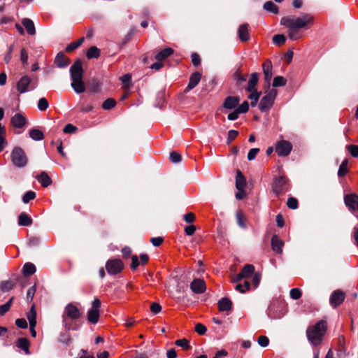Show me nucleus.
<instances>
[{"label":"nucleus","instance_id":"1","mask_svg":"<svg viewBox=\"0 0 358 358\" xmlns=\"http://www.w3.org/2000/svg\"><path fill=\"white\" fill-rule=\"evenodd\" d=\"M280 24L287 29L288 37L296 41L302 37L301 29H308L313 24V17L308 13H303L300 17H284L281 19Z\"/></svg>","mask_w":358,"mask_h":358},{"label":"nucleus","instance_id":"2","mask_svg":"<svg viewBox=\"0 0 358 358\" xmlns=\"http://www.w3.org/2000/svg\"><path fill=\"white\" fill-rule=\"evenodd\" d=\"M327 327L326 321L320 320L307 328L306 337L312 345L317 346L322 343Z\"/></svg>","mask_w":358,"mask_h":358},{"label":"nucleus","instance_id":"3","mask_svg":"<svg viewBox=\"0 0 358 358\" xmlns=\"http://www.w3.org/2000/svg\"><path fill=\"white\" fill-rule=\"evenodd\" d=\"M11 161L13 165L17 167H24L27 164V158L24 150L15 147L11 152Z\"/></svg>","mask_w":358,"mask_h":358},{"label":"nucleus","instance_id":"4","mask_svg":"<svg viewBox=\"0 0 358 358\" xmlns=\"http://www.w3.org/2000/svg\"><path fill=\"white\" fill-rule=\"evenodd\" d=\"M276 94L277 92L275 90H271L262 98L259 104V108L262 112L268 111L272 107Z\"/></svg>","mask_w":358,"mask_h":358},{"label":"nucleus","instance_id":"5","mask_svg":"<svg viewBox=\"0 0 358 358\" xmlns=\"http://www.w3.org/2000/svg\"><path fill=\"white\" fill-rule=\"evenodd\" d=\"M80 317V313L78 308L72 303H69L64 309V312L63 314V324L66 328L70 329V327L68 324L67 318L69 317L71 320H76Z\"/></svg>","mask_w":358,"mask_h":358},{"label":"nucleus","instance_id":"6","mask_svg":"<svg viewBox=\"0 0 358 358\" xmlns=\"http://www.w3.org/2000/svg\"><path fill=\"white\" fill-rule=\"evenodd\" d=\"M101 301L98 299H95L92 303V308L87 312V320L92 324H96L99 318V308Z\"/></svg>","mask_w":358,"mask_h":358},{"label":"nucleus","instance_id":"7","mask_svg":"<svg viewBox=\"0 0 358 358\" xmlns=\"http://www.w3.org/2000/svg\"><path fill=\"white\" fill-rule=\"evenodd\" d=\"M255 273V266L252 264H246L242 269L241 272L234 275L232 278L233 282H238L241 281L242 279L247 280L249 278L252 277Z\"/></svg>","mask_w":358,"mask_h":358},{"label":"nucleus","instance_id":"8","mask_svg":"<svg viewBox=\"0 0 358 358\" xmlns=\"http://www.w3.org/2000/svg\"><path fill=\"white\" fill-rule=\"evenodd\" d=\"M106 268L110 275L120 273L123 268V263L120 259H110L106 262Z\"/></svg>","mask_w":358,"mask_h":358},{"label":"nucleus","instance_id":"9","mask_svg":"<svg viewBox=\"0 0 358 358\" xmlns=\"http://www.w3.org/2000/svg\"><path fill=\"white\" fill-rule=\"evenodd\" d=\"M345 299V294L341 289L334 291L329 298L330 305L333 308L340 306Z\"/></svg>","mask_w":358,"mask_h":358},{"label":"nucleus","instance_id":"10","mask_svg":"<svg viewBox=\"0 0 358 358\" xmlns=\"http://www.w3.org/2000/svg\"><path fill=\"white\" fill-rule=\"evenodd\" d=\"M71 80L83 79V70L82 62L80 59L76 60L70 68Z\"/></svg>","mask_w":358,"mask_h":358},{"label":"nucleus","instance_id":"11","mask_svg":"<svg viewBox=\"0 0 358 358\" xmlns=\"http://www.w3.org/2000/svg\"><path fill=\"white\" fill-rule=\"evenodd\" d=\"M292 149L291 143L287 141L282 140L278 142L275 148V152L279 156H287Z\"/></svg>","mask_w":358,"mask_h":358},{"label":"nucleus","instance_id":"12","mask_svg":"<svg viewBox=\"0 0 358 358\" xmlns=\"http://www.w3.org/2000/svg\"><path fill=\"white\" fill-rule=\"evenodd\" d=\"M190 288L195 294H202L206 291V287L204 280L197 278L191 282Z\"/></svg>","mask_w":358,"mask_h":358},{"label":"nucleus","instance_id":"13","mask_svg":"<svg viewBox=\"0 0 358 358\" xmlns=\"http://www.w3.org/2000/svg\"><path fill=\"white\" fill-rule=\"evenodd\" d=\"M287 180L284 176L277 178L273 184V191L277 194H281L285 190Z\"/></svg>","mask_w":358,"mask_h":358},{"label":"nucleus","instance_id":"14","mask_svg":"<svg viewBox=\"0 0 358 358\" xmlns=\"http://www.w3.org/2000/svg\"><path fill=\"white\" fill-rule=\"evenodd\" d=\"M10 122L15 128H22L26 124L27 119L22 114L16 113L12 117Z\"/></svg>","mask_w":358,"mask_h":358},{"label":"nucleus","instance_id":"15","mask_svg":"<svg viewBox=\"0 0 358 358\" xmlns=\"http://www.w3.org/2000/svg\"><path fill=\"white\" fill-rule=\"evenodd\" d=\"M31 83V78L27 76H22L17 83V90L20 93H25L28 91V87Z\"/></svg>","mask_w":358,"mask_h":358},{"label":"nucleus","instance_id":"16","mask_svg":"<svg viewBox=\"0 0 358 358\" xmlns=\"http://www.w3.org/2000/svg\"><path fill=\"white\" fill-rule=\"evenodd\" d=\"M345 203L350 210H358V196L355 194L346 195L345 196Z\"/></svg>","mask_w":358,"mask_h":358},{"label":"nucleus","instance_id":"17","mask_svg":"<svg viewBox=\"0 0 358 358\" xmlns=\"http://www.w3.org/2000/svg\"><path fill=\"white\" fill-rule=\"evenodd\" d=\"M284 242L276 235L273 236L271 238L272 250L277 253H282Z\"/></svg>","mask_w":358,"mask_h":358},{"label":"nucleus","instance_id":"18","mask_svg":"<svg viewBox=\"0 0 358 358\" xmlns=\"http://www.w3.org/2000/svg\"><path fill=\"white\" fill-rule=\"evenodd\" d=\"M246 187V180L242 173L238 170L236 176V187L238 191H243Z\"/></svg>","mask_w":358,"mask_h":358},{"label":"nucleus","instance_id":"19","mask_svg":"<svg viewBox=\"0 0 358 358\" xmlns=\"http://www.w3.org/2000/svg\"><path fill=\"white\" fill-rule=\"evenodd\" d=\"M263 71L264 74V79L267 83H270L272 78V64L268 60L266 61L263 65Z\"/></svg>","mask_w":358,"mask_h":358},{"label":"nucleus","instance_id":"20","mask_svg":"<svg viewBox=\"0 0 358 358\" xmlns=\"http://www.w3.org/2000/svg\"><path fill=\"white\" fill-rule=\"evenodd\" d=\"M238 34L240 40L243 42L248 41L250 39L247 24H243L239 27Z\"/></svg>","mask_w":358,"mask_h":358},{"label":"nucleus","instance_id":"21","mask_svg":"<svg viewBox=\"0 0 358 358\" xmlns=\"http://www.w3.org/2000/svg\"><path fill=\"white\" fill-rule=\"evenodd\" d=\"M201 78V73H199V72L193 73L189 78V81L187 87V90H190L194 88L199 83Z\"/></svg>","mask_w":358,"mask_h":358},{"label":"nucleus","instance_id":"22","mask_svg":"<svg viewBox=\"0 0 358 358\" xmlns=\"http://www.w3.org/2000/svg\"><path fill=\"white\" fill-rule=\"evenodd\" d=\"M218 308L220 311H229L231 309L232 303L229 298L224 297L219 300Z\"/></svg>","mask_w":358,"mask_h":358},{"label":"nucleus","instance_id":"23","mask_svg":"<svg viewBox=\"0 0 358 358\" xmlns=\"http://www.w3.org/2000/svg\"><path fill=\"white\" fill-rule=\"evenodd\" d=\"M22 24L27 30V32L29 35H34L36 34V29L34 22L29 18H24L22 20Z\"/></svg>","mask_w":358,"mask_h":358},{"label":"nucleus","instance_id":"24","mask_svg":"<svg viewBox=\"0 0 358 358\" xmlns=\"http://www.w3.org/2000/svg\"><path fill=\"white\" fill-rule=\"evenodd\" d=\"M71 87L74 91L78 94H81L85 91V85L83 79L72 80Z\"/></svg>","mask_w":358,"mask_h":358},{"label":"nucleus","instance_id":"25","mask_svg":"<svg viewBox=\"0 0 358 358\" xmlns=\"http://www.w3.org/2000/svg\"><path fill=\"white\" fill-rule=\"evenodd\" d=\"M239 99L234 96H229L227 97L224 103L223 106L227 109H233L237 106L238 104Z\"/></svg>","mask_w":358,"mask_h":358},{"label":"nucleus","instance_id":"26","mask_svg":"<svg viewBox=\"0 0 358 358\" xmlns=\"http://www.w3.org/2000/svg\"><path fill=\"white\" fill-rule=\"evenodd\" d=\"M258 82V74L257 73H253L251 74L250 78L248 81V86L246 87L247 91L252 92L255 90V87Z\"/></svg>","mask_w":358,"mask_h":358},{"label":"nucleus","instance_id":"27","mask_svg":"<svg viewBox=\"0 0 358 358\" xmlns=\"http://www.w3.org/2000/svg\"><path fill=\"white\" fill-rule=\"evenodd\" d=\"M55 63L59 68H64L69 65V62L65 59L63 52H59L55 59Z\"/></svg>","mask_w":358,"mask_h":358},{"label":"nucleus","instance_id":"28","mask_svg":"<svg viewBox=\"0 0 358 358\" xmlns=\"http://www.w3.org/2000/svg\"><path fill=\"white\" fill-rule=\"evenodd\" d=\"M6 131L4 126L1 125L0 123V152H1L3 149L7 145V141L6 139Z\"/></svg>","mask_w":358,"mask_h":358},{"label":"nucleus","instance_id":"29","mask_svg":"<svg viewBox=\"0 0 358 358\" xmlns=\"http://www.w3.org/2000/svg\"><path fill=\"white\" fill-rule=\"evenodd\" d=\"M32 223L31 218L26 213H21L18 217V224L20 226H29Z\"/></svg>","mask_w":358,"mask_h":358},{"label":"nucleus","instance_id":"30","mask_svg":"<svg viewBox=\"0 0 358 358\" xmlns=\"http://www.w3.org/2000/svg\"><path fill=\"white\" fill-rule=\"evenodd\" d=\"M27 319L29 322V326L36 325V311L34 305L31 307L29 312L27 313Z\"/></svg>","mask_w":358,"mask_h":358},{"label":"nucleus","instance_id":"31","mask_svg":"<svg viewBox=\"0 0 358 358\" xmlns=\"http://www.w3.org/2000/svg\"><path fill=\"white\" fill-rule=\"evenodd\" d=\"M38 182L42 186L46 187L51 183V179L45 172H42L38 177Z\"/></svg>","mask_w":358,"mask_h":358},{"label":"nucleus","instance_id":"32","mask_svg":"<svg viewBox=\"0 0 358 358\" xmlns=\"http://www.w3.org/2000/svg\"><path fill=\"white\" fill-rule=\"evenodd\" d=\"M36 272V266L32 263L24 264L22 268V273L24 275H30Z\"/></svg>","mask_w":358,"mask_h":358},{"label":"nucleus","instance_id":"33","mask_svg":"<svg viewBox=\"0 0 358 358\" xmlns=\"http://www.w3.org/2000/svg\"><path fill=\"white\" fill-rule=\"evenodd\" d=\"M173 53V49L171 48H168L158 52L157 55H156V59L158 61H162L163 59H166L167 57L170 56Z\"/></svg>","mask_w":358,"mask_h":358},{"label":"nucleus","instance_id":"34","mask_svg":"<svg viewBox=\"0 0 358 358\" xmlns=\"http://www.w3.org/2000/svg\"><path fill=\"white\" fill-rule=\"evenodd\" d=\"M29 136L34 141H41L44 138L43 133L38 129H32L29 131Z\"/></svg>","mask_w":358,"mask_h":358},{"label":"nucleus","instance_id":"35","mask_svg":"<svg viewBox=\"0 0 358 358\" xmlns=\"http://www.w3.org/2000/svg\"><path fill=\"white\" fill-rule=\"evenodd\" d=\"M29 343L25 338H19L17 343V346L24 350L26 354H29Z\"/></svg>","mask_w":358,"mask_h":358},{"label":"nucleus","instance_id":"36","mask_svg":"<svg viewBox=\"0 0 358 358\" xmlns=\"http://www.w3.org/2000/svg\"><path fill=\"white\" fill-rule=\"evenodd\" d=\"M100 55V50L95 46H92L87 50V57L88 59L98 58Z\"/></svg>","mask_w":358,"mask_h":358},{"label":"nucleus","instance_id":"37","mask_svg":"<svg viewBox=\"0 0 358 358\" xmlns=\"http://www.w3.org/2000/svg\"><path fill=\"white\" fill-rule=\"evenodd\" d=\"M261 92H258L257 90H253L251 94L248 96V99L251 100V106L255 107L257 106L258 100L259 99Z\"/></svg>","mask_w":358,"mask_h":358},{"label":"nucleus","instance_id":"38","mask_svg":"<svg viewBox=\"0 0 358 358\" xmlns=\"http://www.w3.org/2000/svg\"><path fill=\"white\" fill-rule=\"evenodd\" d=\"M348 159H344L342 162L341 164L339 166L338 171V175L339 177H343L348 173Z\"/></svg>","mask_w":358,"mask_h":358},{"label":"nucleus","instance_id":"39","mask_svg":"<svg viewBox=\"0 0 358 358\" xmlns=\"http://www.w3.org/2000/svg\"><path fill=\"white\" fill-rule=\"evenodd\" d=\"M250 287V282L248 280H245L243 285L241 283H238L235 287V289L241 293H245L247 290H249Z\"/></svg>","mask_w":358,"mask_h":358},{"label":"nucleus","instance_id":"40","mask_svg":"<svg viewBox=\"0 0 358 358\" xmlns=\"http://www.w3.org/2000/svg\"><path fill=\"white\" fill-rule=\"evenodd\" d=\"M131 76L130 74L127 73L120 77V80L122 83V87L124 90H127L130 86Z\"/></svg>","mask_w":358,"mask_h":358},{"label":"nucleus","instance_id":"41","mask_svg":"<svg viewBox=\"0 0 358 358\" xmlns=\"http://www.w3.org/2000/svg\"><path fill=\"white\" fill-rule=\"evenodd\" d=\"M39 110L44 111L49 107V103L47 99L42 97L39 99L37 104Z\"/></svg>","mask_w":358,"mask_h":358},{"label":"nucleus","instance_id":"42","mask_svg":"<svg viewBox=\"0 0 358 358\" xmlns=\"http://www.w3.org/2000/svg\"><path fill=\"white\" fill-rule=\"evenodd\" d=\"M264 8L273 13H277L278 10V7L272 1L266 2L264 5Z\"/></svg>","mask_w":358,"mask_h":358},{"label":"nucleus","instance_id":"43","mask_svg":"<svg viewBox=\"0 0 358 358\" xmlns=\"http://www.w3.org/2000/svg\"><path fill=\"white\" fill-rule=\"evenodd\" d=\"M286 79H285L282 76H276L274 78L273 81V86L274 87H282L285 85Z\"/></svg>","mask_w":358,"mask_h":358},{"label":"nucleus","instance_id":"44","mask_svg":"<svg viewBox=\"0 0 358 358\" xmlns=\"http://www.w3.org/2000/svg\"><path fill=\"white\" fill-rule=\"evenodd\" d=\"M116 102L113 99H107L102 104V108L104 110H110L115 107Z\"/></svg>","mask_w":358,"mask_h":358},{"label":"nucleus","instance_id":"45","mask_svg":"<svg viewBox=\"0 0 358 358\" xmlns=\"http://www.w3.org/2000/svg\"><path fill=\"white\" fill-rule=\"evenodd\" d=\"M175 343L176 345L181 347L185 350H187L190 348L189 342L185 338L178 339L176 341Z\"/></svg>","mask_w":358,"mask_h":358},{"label":"nucleus","instance_id":"46","mask_svg":"<svg viewBox=\"0 0 358 358\" xmlns=\"http://www.w3.org/2000/svg\"><path fill=\"white\" fill-rule=\"evenodd\" d=\"M286 38L283 34H276L273 37L274 44L281 45L285 43Z\"/></svg>","mask_w":358,"mask_h":358},{"label":"nucleus","instance_id":"47","mask_svg":"<svg viewBox=\"0 0 358 358\" xmlns=\"http://www.w3.org/2000/svg\"><path fill=\"white\" fill-rule=\"evenodd\" d=\"M14 287V283L10 280L3 281L1 283V289L3 292H8L12 289Z\"/></svg>","mask_w":358,"mask_h":358},{"label":"nucleus","instance_id":"48","mask_svg":"<svg viewBox=\"0 0 358 358\" xmlns=\"http://www.w3.org/2000/svg\"><path fill=\"white\" fill-rule=\"evenodd\" d=\"M36 197V194L33 191H28L23 196L22 201L24 203H27L29 201L34 199Z\"/></svg>","mask_w":358,"mask_h":358},{"label":"nucleus","instance_id":"49","mask_svg":"<svg viewBox=\"0 0 358 358\" xmlns=\"http://www.w3.org/2000/svg\"><path fill=\"white\" fill-rule=\"evenodd\" d=\"M301 296V292L298 288H293L290 290V297L292 299L296 300Z\"/></svg>","mask_w":358,"mask_h":358},{"label":"nucleus","instance_id":"50","mask_svg":"<svg viewBox=\"0 0 358 358\" xmlns=\"http://www.w3.org/2000/svg\"><path fill=\"white\" fill-rule=\"evenodd\" d=\"M258 344L263 348L268 346L269 343V339L266 336H261L257 340Z\"/></svg>","mask_w":358,"mask_h":358},{"label":"nucleus","instance_id":"51","mask_svg":"<svg viewBox=\"0 0 358 358\" xmlns=\"http://www.w3.org/2000/svg\"><path fill=\"white\" fill-rule=\"evenodd\" d=\"M238 135V131L236 130H229L228 132V136H227V144L231 143V142L235 139Z\"/></svg>","mask_w":358,"mask_h":358},{"label":"nucleus","instance_id":"52","mask_svg":"<svg viewBox=\"0 0 358 358\" xmlns=\"http://www.w3.org/2000/svg\"><path fill=\"white\" fill-rule=\"evenodd\" d=\"M195 331L199 335H203L206 334L207 329L202 324L198 323L195 326Z\"/></svg>","mask_w":358,"mask_h":358},{"label":"nucleus","instance_id":"53","mask_svg":"<svg viewBox=\"0 0 358 358\" xmlns=\"http://www.w3.org/2000/svg\"><path fill=\"white\" fill-rule=\"evenodd\" d=\"M240 113H245L249 110V104L247 101H243L237 108Z\"/></svg>","mask_w":358,"mask_h":358},{"label":"nucleus","instance_id":"54","mask_svg":"<svg viewBox=\"0 0 358 358\" xmlns=\"http://www.w3.org/2000/svg\"><path fill=\"white\" fill-rule=\"evenodd\" d=\"M261 274L258 272L257 273H255L252 276V283L254 285V287L256 288L258 287L259 282H260V280H261Z\"/></svg>","mask_w":358,"mask_h":358},{"label":"nucleus","instance_id":"55","mask_svg":"<svg viewBox=\"0 0 358 358\" xmlns=\"http://www.w3.org/2000/svg\"><path fill=\"white\" fill-rule=\"evenodd\" d=\"M259 152V148H252L251 150H250V151L248 154V159L249 161L253 160L256 157V156Z\"/></svg>","mask_w":358,"mask_h":358},{"label":"nucleus","instance_id":"56","mask_svg":"<svg viewBox=\"0 0 358 358\" xmlns=\"http://www.w3.org/2000/svg\"><path fill=\"white\" fill-rule=\"evenodd\" d=\"M170 159L173 163H178L181 161V155L178 152H173L170 154Z\"/></svg>","mask_w":358,"mask_h":358},{"label":"nucleus","instance_id":"57","mask_svg":"<svg viewBox=\"0 0 358 358\" xmlns=\"http://www.w3.org/2000/svg\"><path fill=\"white\" fill-rule=\"evenodd\" d=\"M287 204L291 209H296L298 207L297 200L292 197L288 199Z\"/></svg>","mask_w":358,"mask_h":358},{"label":"nucleus","instance_id":"58","mask_svg":"<svg viewBox=\"0 0 358 358\" xmlns=\"http://www.w3.org/2000/svg\"><path fill=\"white\" fill-rule=\"evenodd\" d=\"M77 130V128L71 124H67L63 131L66 134H73Z\"/></svg>","mask_w":358,"mask_h":358},{"label":"nucleus","instance_id":"59","mask_svg":"<svg viewBox=\"0 0 358 358\" xmlns=\"http://www.w3.org/2000/svg\"><path fill=\"white\" fill-rule=\"evenodd\" d=\"M15 324L21 329H27V322L24 319H17L15 321Z\"/></svg>","mask_w":358,"mask_h":358},{"label":"nucleus","instance_id":"60","mask_svg":"<svg viewBox=\"0 0 358 358\" xmlns=\"http://www.w3.org/2000/svg\"><path fill=\"white\" fill-rule=\"evenodd\" d=\"M348 148L352 156L354 157H358V145H349Z\"/></svg>","mask_w":358,"mask_h":358},{"label":"nucleus","instance_id":"61","mask_svg":"<svg viewBox=\"0 0 358 358\" xmlns=\"http://www.w3.org/2000/svg\"><path fill=\"white\" fill-rule=\"evenodd\" d=\"M150 310L154 314H157L162 310V306L157 303L151 304Z\"/></svg>","mask_w":358,"mask_h":358},{"label":"nucleus","instance_id":"62","mask_svg":"<svg viewBox=\"0 0 358 358\" xmlns=\"http://www.w3.org/2000/svg\"><path fill=\"white\" fill-rule=\"evenodd\" d=\"M184 220L187 223H192L195 220V215L192 213H188L184 215Z\"/></svg>","mask_w":358,"mask_h":358},{"label":"nucleus","instance_id":"63","mask_svg":"<svg viewBox=\"0 0 358 358\" xmlns=\"http://www.w3.org/2000/svg\"><path fill=\"white\" fill-rule=\"evenodd\" d=\"M191 57L192 62L194 66H198L200 64L201 59L197 53H192Z\"/></svg>","mask_w":358,"mask_h":358},{"label":"nucleus","instance_id":"64","mask_svg":"<svg viewBox=\"0 0 358 358\" xmlns=\"http://www.w3.org/2000/svg\"><path fill=\"white\" fill-rule=\"evenodd\" d=\"M150 242L152 243V244L154 246L158 247V246H159L162 243L163 238L162 237L152 238L151 240H150Z\"/></svg>","mask_w":358,"mask_h":358}]
</instances>
